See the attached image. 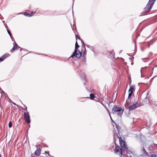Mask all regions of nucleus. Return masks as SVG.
Returning <instances> with one entry per match:
<instances>
[{"instance_id":"1","label":"nucleus","mask_w":157,"mask_h":157,"mask_svg":"<svg viewBox=\"0 0 157 157\" xmlns=\"http://www.w3.org/2000/svg\"><path fill=\"white\" fill-rule=\"evenodd\" d=\"M119 142L121 146L120 147L118 145H117L115 143L116 146L114 150V152L121 156L123 154L124 155H126V154H128L131 152L128 150L125 141L122 140L121 137H118ZM115 143H116L115 142Z\"/></svg>"},{"instance_id":"2","label":"nucleus","mask_w":157,"mask_h":157,"mask_svg":"<svg viewBox=\"0 0 157 157\" xmlns=\"http://www.w3.org/2000/svg\"><path fill=\"white\" fill-rule=\"evenodd\" d=\"M112 112L113 113L117 114L118 116L121 117L123 112V110L121 107L114 105L112 109Z\"/></svg>"},{"instance_id":"3","label":"nucleus","mask_w":157,"mask_h":157,"mask_svg":"<svg viewBox=\"0 0 157 157\" xmlns=\"http://www.w3.org/2000/svg\"><path fill=\"white\" fill-rule=\"evenodd\" d=\"M156 0H149L146 6L144 8V10L146 12H148L151 8Z\"/></svg>"},{"instance_id":"4","label":"nucleus","mask_w":157,"mask_h":157,"mask_svg":"<svg viewBox=\"0 0 157 157\" xmlns=\"http://www.w3.org/2000/svg\"><path fill=\"white\" fill-rule=\"evenodd\" d=\"M81 55V53L79 50H75L74 53L71 56V57L73 58L74 56H75L77 58L80 57Z\"/></svg>"},{"instance_id":"5","label":"nucleus","mask_w":157,"mask_h":157,"mask_svg":"<svg viewBox=\"0 0 157 157\" xmlns=\"http://www.w3.org/2000/svg\"><path fill=\"white\" fill-rule=\"evenodd\" d=\"M139 106L140 105L138 104L137 102H136L134 104L130 105L128 108V109L129 110H132Z\"/></svg>"},{"instance_id":"6","label":"nucleus","mask_w":157,"mask_h":157,"mask_svg":"<svg viewBox=\"0 0 157 157\" xmlns=\"http://www.w3.org/2000/svg\"><path fill=\"white\" fill-rule=\"evenodd\" d=\"M24 118L25 120V121L27 123H29L30 121V117L29 114L28 112H25L24 113Z\"/></svg>"},{"instance_id":"7","label":"nucleus","mask_w":157,"mask_h":157,"mask_svg":"<svg viewBox=\"0 0 157 157\" xmlns=\"http://www.w3.org/2000/svg\"><path fill=\"white\" fill-rule=\"evenodd\" d=\"M135 88V85H132V86H131L130 87L129 89V90H128L129 92V93L128 94V98L131 97V96L132 94L133 90H134Z\"/></svg>"},{"instance_id":"8","label":"nucleus","mask_w":157,"mask_h":157,"mask_svg":"<svg viewBox=\"0 0 157 157\" xmlns=\"http://www.w3.org/2000/svg\"><path fill=\"white\" fill-rule=\"evenodd\" d=\"M13 44H14V45L13 48L10 50V51L12 52H13L16 48H17L18 47L19 48L17 44L15 42V41L14 42Z\"/></svg>"},{"instance_id":"9","label":"nucleus","mask_w":157,"mask_h":157,"mask_svg":"<svg viewBox=\"0 0 157 157\" xmlns=\"http://www.w3.org/2000/svg\"><path fill=\"white\" fill-rule=\"evenodd\" d=\"M40 152L41 150L39 148H38L35 151V153L36 155H40Z\"/></svg>"},{"instance_id":"10","label":"nucleus","mask_w":157,"mask_h":157,"mask_svg":"<svg viewBox=\"0 0 157 157\" xmlns=\"http://www.w3.org/2000/svg\"><path fill=\"white\" fill-rule=\"evenodd\" d=\"M130 99H127V100L126 101V103L125 104V107L128 109V107H129V105L130 104Z\"/></svg>"},{"instance_id":"11","label":"nucleus","mask_w":157,"mask_h":157,"mask_svg":"<svg viewBox=\"0 0 157 157\" xmlns=\"http://www.w3.org/2000/svg\"><path fill=\"white\" fill-rule=\"evenodd\" d=\"M35 13V12H34V13L32 12L30 14H29V13H27L26 12H25L24 13V15L25 16H27V17H30L33 15V13Z\"/></svg>"},{"instance_id":"12","label":"nucleus","mask_w":157,"mask_h":157,"mask_svg":"<svg viewBox=\"0 0 157 157\" xmlns=\"http://www.w3.org/2000/svg\"><path fill=\"white\" fill-rule=\"evenodd\" d=\"M90 99L91 100H93L94 98V96L93 94H91L90 95Z\"/></svg>"},{"instance_id":"13","label":"nucleus","mask_w":157,"mask_h":157,"mask_svg":"<svg viewBox=\"0 0 157 157\" xmlns=\"http://www.w3.org/2000/svg\"><path fill=\"white\" fill-rule=\"evenodd\" d=\"M10 56V54L9 53H6L4 54L2 56H3V58H5V59L7 57L9 56Z\"/></svg>"},{"instance_id":"14","label":"nucleus","mask_w":157,"mask_h":157,"mask_svg":"<svg viewBox=\"0 0 157 157\" xmlns=\"http://www.w3.org/2000/svg\"><path fill=\"white\" fill-rule=\"evenodd\" d=\"M79 47V46L78 44L77 41H76L75 43V50H76V49L78 48Z\"/></svg>"},{"instance_id":"15","label":"nucleus","mask_w":157,"mask_h":157,"mask_svg":"<svg viewBox=\"0 0 157 157\" xmlns=\"http://www.w3.org/2000/svg\"><path fill=\"white\" fill-rule=\"evenodd\" d=\"M3 56H2L0 58V62L3 61L4 59L5 58H3Z\"/></svg>"},{"instance_id":"16","label":"nucleus","mask_w":157,"mask_h":157,"mask_svg":"<svg viewBox=\"0 0 157 157\" xmlns=\"http://www.w3.org/2000/svg\"><path fill=\"white\" fill-rule=\"evenodd\" d=\"M8 126H9V127L10 128L12 127V123L11 122H10L9 123V124Z\"/></svg>"},{"instance_id":"17","label":"nucleus","mask_w":157,"mask_h":157,"mask_svg":"<svg viewBox=\"0 0 157 157\" xmlns=\"http://www.w3.org/2000/svg\"><path fill=\"white\" fill-rule=\"evenodd\" d=\"M151 157H156V155H155V154H153L151 155Z\"/></svg>"},{"instance_id":"18","label":"nucleus","mask_w":157,"mask_h":157,"mask_svg":"<svg viewBox=\"0 0 157 157\" xmlns=\"http://www.w3.org/2000/svg\"><path fill=\"white\" fill-rule=\"evenodd\" d=\"M7 32L9 34L10 36V37H11L12 35H11V34L10 33V32L8 30H7Z\"/></svg>"},{"instance_id":"19","label":"nucleus","mask_w":157,"mask_h":157,"mask_svg":"<svg viewBox=\"0 0 157 157\" xmlns=\"http://www.w3.org/2000/svg\"><path fill=\"white\" fill-rule=\"evenodd\" d=\"M86 51H84L83 53V56H84L86 55Z\"/></svg>"},{"instance_id":"20","label":"nucleus","mask_w":157,"mask_h":157,"mask_svg":"<svg viewBox=\"0 0 157 157\" xmlns=\"http://www.w3.org/2000/svg\"><path fill=\"white\" fill-rule=\"evenodd\" d=\"M143 150L144 152V153H147V152L145 151V150L144 148H143Z\"/></svg>"},{"instance_id":"21","label":"nucleus","mask_w":157,"mask_h":157,"mask_svg":"<svg viewBox=\"0 0 157 157\" xmlns=\"http://www.w3.org/2000/svg\"><path fill=\"white\" fill-rule=\"evenodd\" d=\"M109 116L110 117L111 120L113 121V120H112V118L111 117V116H110V114L109 113Z\"/></svg>"},{"instance_id":"22","label":"nucleus","mask_w":157,"mask_h":157,"mask_svg":"<svg viewBox=\"0 0 157 157\" xmlns=\"http://www.w3.org/2000/svg\"><path fill=\"white\" fill-rule=\"evenodd\" d=\"M77 37L78 39H79V40H80V38L78 36H76V38Z\"/></svg>"},{"instance_id":"23","label":"nucleus","mask_w":157,"mask_h":157,"mask_svg":"<svg viewBox=\"0 0 157 157\" xmlns=\"http://www.w3.org/2000/svg\"><path fill=\"white\" fill-rule=\"evenodd\" d=\"M106 109L107 110V111H108V112L109 113V110H108V109H107V108H106Z\"/></svg>"},{"instance_id":"24","label":"nucleus","mask_w":157,"mask_h":157,"mask_svg":"<svg viewBox=\"0 0 157 157\" xmlns=\"http://www.w3.org/2000/svg\"><path fill=\"white\" fill-rule=\"evenodd\" d=\"M47 152L46 151H45V153H46Z\"/></svg>"},{"instance_id":"25","label":"nucleus","mask_w":157,"mask_h":157,"mask_svg":"<svg viewBox=\"0 0 157 157\" xmlns=\"http://www.w3.org/2000/svg\"><path fill=\"white\" fill-rule=\"evenodd\" d=\"M127 156H128V155H127Z\"/></svg>"}]
</instances>
